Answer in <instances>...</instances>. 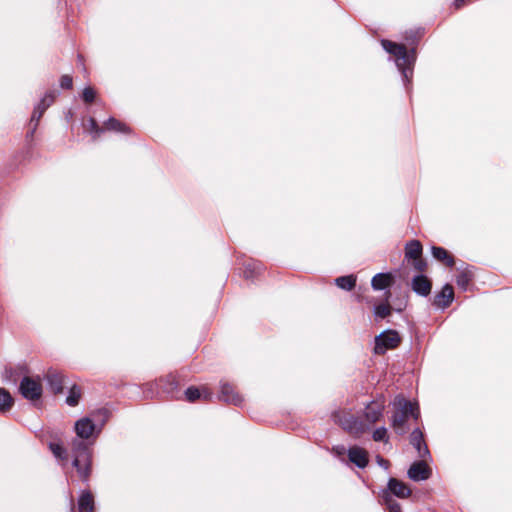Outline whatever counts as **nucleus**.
Segmentation results:
<instances>
[{
  "instance_id": "4",
  "label": "nucleus",
  "mask_w": 512,
  "mask_h": 512,
  "mask_svg": "<svg viewBox=\"0 0 512 512\" xmlns=\"http://www.w3.org/2000/svg\"><path fill=\"white\" fill-rule=\"evenodd\" d=\"M401 341V336L396 330H385L375 337L373 352L376 355H384L388 350L396 349Z\"/></svg>"
},
{
  "instance_id": "9",
  "label": "nucleus",
  "mask_w": 512,
  "mask_h": 512,
  "mask_svg": "<svg viewBox=\"0 0 512 512\" xmlns=\"http://www.w3.org/2000/svg\"><path fill=\"white\" fill-rule=\"evenodd\" d=\"M384 408H385V400L383 397L370 402L366 406L365 412H364V417H365L366 421L370 424H374L377 421H379L383 415Z\"/></svg>"
},
{
  "instance_id": "7",
  "label": "nucleus",
  "mask_w": 512,
  "mask_h": 512,
  "mask_svg": "<svg viewBox=\"0 0 512 512\" xmlns=\"http://www.w3.org/2000/svg\"><path fill=\"white\" fill-rule=\"evenodd\" d=\"M219 399L235 406H238L243 402V398L238 393L236 386L227 381H222L220 383Z\"/></svg>"
},
{
  "instance_id": "27",
  "label": "nucleus",
  "mask_w": 512,
  "mask_h": 512,
  "mask_svg": "<svg viewBox=\"0 0 512 512\" xmlns=\"http://www.w3.org/2000/svg\"><path fill=\"white\" fill-rule=\"evenodd\" d=\"M390 297H391V292L387 291L385 293V300H386V302L377 305L375 307V309H374V313H375L376 317H378L380 319H385V318H387L388 316L391 315L392 307L388 303V300H389Z\"/></svg>"
},
{
  "instance_id": "29",
  "label": "nucleus",
  "mask_w": 512,
  "mask_h": 512,
  "mask_svg": "<svg viewBox=\"0 0 512 512\" xmlns=\"http://www.w3.org/2000/svg\"><path fill=\"white\" fill-rule=\"evenodd\" d=\"M14 404L11 394L4 388H0V412L9 411Z\"/></svg>"
},
{
  "instance_id": "38",
  "label": "nucleus",
  "mask_w": 512,
  "mask_h": 512,
  "mask_svg": "<svg viewBox=\"0 0 512 512\" xmlns=\"http://www.w3.org/2000/svg\"><path fill=\"white\" fill-rule=\"evenodd\" d=\"M420 38V35L417 32H411L410 35L406 34L405 39L406 40H412V43H416V41Z\"/></svg>"
},
{
  "instance_id": "21",
  "label": "nucleus",
  "mask_w": 512,
  "mask_h": 512,
  "mask_svg": "<svg viewBox=\"0 0 512 512\" xmlns=\"http://www.w3.org/2000/svg\"><path fill=\"white\" fill-rule=\"evenodd\" d=\"M433 257L446 267H453L455 264L454 256L445 248L433 246L431 248Z\"/></svg>"
},
{
  "instance_id": "10",
  "label": "nucleus",
  "mask_w": 512,
  "mask_h": 512,
  "mask_svg": "<svg viewBox=\"0 0 512 512\" xmlns=\"http://www.w3.org/2000/svg\"><path fill=\"white\" fill-rule=\"evenodd\" d=\"M454 300V289L451 284H445L433 298V305L439 309L448 308Z\"/></svg>"
},
{
  "instance_id": "14",
  "label": "nucleus",
  "mask_w": 512,
  "mask_h": 512,
  "mask_svg": "<svg viewBox=\"0 0 512 512\" xmlns=\"http://www.w3.org/2000/svg\"><path fill=\"white\" fill-rule=\"evenodd\" d=\"M46 380L50 386V389L51 391L54 393V394H60L63 392V389H64V375L62 374V372L56 370V369H53V368H50L48 369V371L46 372Z\"/></svg>"
},
{
  "instance_id": "5",
  "label": "nucleus",
  "mask_w": 512,
  "mask_h": 512,
  "mask_svg": "<svg viewBox=\"0 0 512 512\" xmlns=\"http://www.w3.org/2000/svg\"><path fill=\"white\" fill-rule=\"evenodd\" d=\"M422 255L423 246L419 240H411L406 243L404 257L407 261H412V266L418 273H424L428 268L427 261Z\"/></svg>"
},
{
  "instance_id": "26",
  "label": "nucleus",
  "mask_w": 512,
  "mask_h": 512,
  "mask_svg": "<svg viewBox=\"0 0 512 512\" xmlns=\"http://www.w3.org/2000/svg\"><path fill=\"white\" fill-rule=\"evenodd\" d=\"M473 278V271L469 268H465L458 273L456 277V283L461 289L466 290L472 282Z\"/></svg>"
},
{
  "instance_id": "30",
  "label": "nucleus",
  "mask_w": 512,
  "mask_h": 512,
  "mask_svg": "<svg viewBox=\"0 0 512 512\" xmlns=\"http://www.w3.org/2000/svg\"><path fill=\"white\" fill-rule=\"evenodd\" d=\"M81 395H82L81 388L79 386H77L76 384L72 385V387L70 388V391H69V395L66 398V403L72 407L78 405Z\"/></svg>"
},
{
  "instance_id": "40",
  "label": "nucleus",
  "mask_w": 512,
  "mask_h": 512,
  "mask_svg": "<svg viewBox=\"0 0 512 512\" xmlns=\"http://www.w3.org/2000/svg\"><path fill=\"white\" fill-rule=\"evenodd\" d=\"M467 0H455L454 5L456 9L461 8Z\"/></svg>"
},
{
  "instance_id": "3",
  "label": "nucleus",
  "mask_w": 512,
  "mask_h": 512,
  "mask_svg": "<svg viewBox=\"0 0 512 512\" xmlns=\"http://www.w3.org/2000/svg\"><path fill=\"white\" fill-rule=\"evenodd\" d=\"M394 406L396 411L392 416V428L395 433L404 435L407 432L406 423L408 417L412 416L415 419L419 417L420 412L418 404L398 396L395 399Z\"/></svg>"
},
{
  "instance_id": "37",
  "label": "nucleus",
  "mask_w": 512,
  "mask_h": 512,
  "mask_svg": "<svg viewBox=\"0 0 512 512\" xmlns=\"http://www.w3.org/2000/svg\"><path fill=\"white\" fill-rule=\"evenodd\" d=\"M14 372L12 369H6L5 373H6V377L12 381V382H16L17 381V376L14 375Z\"/></svg>"
},
{
  "instance_id": "32",
  "label": "nucleus",
  "mask_w": 512,
  "mask_h": 512,
  "mask_svg": "<svg viewBox=\"0 0 512 512\" xmlns=\"http://www.w3.org/2000/svg\"><path fill=\"white\" fill-rule=\"evenodd\" d=\"M382 501L389 509V512H402L400 504L391 497L390 493H382Z\"/></svg>"
},
{
  "instance_id": "20",
  "label": "nucleus",
  "mask_w": 512,
  "mask_h": 512,
  "mask_svg": "<svg viewBox=\"0 0 512 512\" xmlns=\"http://www.w3.org/2000/svg\"><path fill=\"white\" fill-rule=\"evenodd\" d=\"M333 420L343 429L352 431L357 424V419L345 411H337L332 414Z\"/></svg>"
},
{
  "instance_id": "23",
  "label": "nucleus",
  "mask_w": 512,
  "mask_h": 512,
  "mask_svg": "<svg viewBox=\"0 0 512 512\" xmlns=\"http://www.w3.org/2000/svg\"><path fill=\"white\" fill-rule=\"evenodd\" d=\"M45 111L46 110H44V108H42L40 106H36L34 108V111L32 113V116H31V119L29 122L28 131L26 132L27 140L33 139L34 134L38 128L39 122H40L42 116L44 115Z\"/></svg>"
},
{
  "instance_id": "12",
  "label": "nucleus",
  "mask_w": 512,
  "mask_h": 512,
  "mask_svg": "<svg viewBox=\"0 0 512 512\" xmlns=\"http://www.w3.org/2000/svg\"><path fill=\"white\" fill-rule=\"evenodd\" d=\"M410 444L417 450L419 458L427 459L430 457V451L424 440V435L419 428L411 432Z\"/></svg>"
},
{
  "instance_id": "18",
  "label": "nucleus",
  "mask_w": 512,
  "mask_h": 512,
  "mask_svg": "<svg viewBox=\"0 0 512 512\" xmlns=\"http://www.w3.org/2000/svg\"><path fill=\"white\" fill-rule=\"evenodd\" d=\"M78 512H96L95 498L90 490H83L77 502Z\"/></svg>"
},
{
  "instance_id": "42",
  "label": "nucleus",
  "mask_w": 512,
  "mask_h": 512,
  "mask_svg": "<svg viewBox=\"0 0 512 512\" xmlns=\"http://www.w3.org/2000/svg\"><path fill=\"white\" fill-rule=\"evenodd\" d=\"M17 370H19V373L17 374V375H19L20 373H24V372H26V367H24V366H19V367L17 368Z\"/></svg>"
},
{
  "instance_id": "17",
  "label": "nucleus",
  "mask_w": 512,
  "mask_h": 512,
  "mask_svg": "<svg viewBox=\"0 0 512 512\" xmlns=\"http://www.w3.org/2000/svg\"><path fill=\"white\" fill-rule=\"evenodd\" d=\"M348 458L350 462L359 468H365L369 462L368 452L358 446H353L348 450Z\"/></svg>"
},
{
  "instance_id": "6",
  "label": "nucleus",
  "mask_w": 512,
  "mask_h": 512,
  "mask_svg": "<svg viewBox=\"0 0 512 512\" xmlns=\"http://www.w3.org/2000/svg\"><path fill=\"white\" fill-rule=\"evenodd\" d=\"M19 392L27 400H39L43 392L40 379H34L29 376L23 377L19 385Z\"/></svg>"
},
{
  "instance_id": "39",
  "label": "nucleus",
  "mask_w": 512,
  "mask_h": 512,
  "mask_svg": "<svg viewBox=\"0 0 512 512\" xmlns=\"http://www.w3.org/2000/svg\"><path fill=\"white\" fill-rule=\"evenodd\" d=\"M333 451L337 455L341 456V455H343L345 453V448L343 446H336V447L333 448Z\"/></svg>"
},
{
  "instance_id": "28",
  "label": "nucleus",
  "mask_w": 512,
  "mask_h": 512,
  "mask_svg": "<svg viewBox=\"0 0 512 512\" xmlns=\"http://www.w3.org/2000/svg\"><path fill=\"white\" fill-rule=\"evenodd\" d=\"M356 280V276L347 275L336 278L335 283L339 288L346 291H351L356 286Z\"/></svg>"
},
{
  "instance_id": "13",
  "label": "nucleus",
  "mask_w": 512,
  "mask_h": 512,
  "mask_svg": "<svg viewBox=\"0 0 512 512\" xmlns=\"http://www.w3.org/2000/svg\"><path fill=\"white\" fill-rule=\"evenodd\" d=\"M411 289L417 295L427 297L432 290V281L426 275L420 273L412 279Z\"/></svg>"
},
{
  "instance_id": "19",
  "label": "nucleus",
  "mask_w": 512,
  "mask_h": 512,
  "mask_svg": "<svg viewBox=\"0 0 512 512\" xmlns=\"http://www.w3.org/2000/svg\"><path fill=\"white\" fill-rule=\"evenodd\" d=\"M395 283V277L392 273H378L372 277L371 286L374 290H384Z\"/></svg>"
},
{
  "instance_id": "25",
  "label": "nucleus",
  "mask_w": 512,
  "mask_h": 512,
  "mask_svg": "<svg viewBox=\"0 0 512 512\" xmlns=\"http://www.w3.org/2000/svg\"><path fill=\"white\" fill-rule=\"evenodd\" d=\"M83 128L86 132L92 134V140L96 141L104 132L103 126H99L95 118L90 117L83 123Z\"/></svg>"
},
{
  "instance_id": "43",
  "label": "nucleus",
  "mask_w": 512,
  "mask_h": 512,
  "mask_svg": "<svg viewBox=\"0 0 512 512\" xmlns=\"http://www.w3.org/2000/svg\"><path fill=\"white\" fill-rule=\"evenodd\" d=\"M98 412H99L100 414H103L105 417H107V416H108V410H106V409H101V410H99Z\"/></svg>"
},
{
  "instance_id": "31",
  "label": "nucleus",
  "mask_w": 512,
  "mask_h": 512,
  "mask_svg": "<svg viewBox=\"0 0 512 512\" xmlns=\"http://www.w3.org/2000/svg\"><path fill=\"white\" fill-rule=\"evenodd\" d=\"M49 449L57 459H59L61 461L68 460L67 451L61 444L51 442L49 444Z\"/></svg>"
},
{
  "instance_id": "2",
  "label": "nucleus",
  "mask_w": 512,
  "mask_h": 512,
  "mask_svg": "<svg viewBox=\"0 0 512 512\" xmlns=\"http://www.w3.org/2000/svg\"><path fill=\"white\" fill-rule=\"evenodd\" d=\"M383 49L394 57V61L406 81H410L413 75V68L416 61V50L414 47L407 49L406 45L391 40H381Z\"/></svg>"
},
{
  "instance_id": "34",
  "label": "nucleus",
  "mask_w": 512,
  "mask_h": 512,
  "mask_svg": "<svg viewBox=\"0 0 512 512\" xmlns=\"http://www.w3.org/2000/svg\"><path fill=\"white\" fill-rule=\"evenodd\" d=\"M372 438L376 442L388 443L389 437L387 429L385 427L377 428L376 430H374Z\"/></svg>"
},
{
  "instance_id": "11",
  "label": "nucleus",
  "mask_w": 512,
  "mask_h": 512,
  "mask_svg": "<svg viewBox=\"0 0 512 512\" xmlns=\"http://www.w3.org/2000/svg\"><path fill=\"white\" fill-rule=\"evenodd\" d=\"M383 493H390L391 497L396 496L398 498L405 499L412 494V490L403 481H400L397 478H390L387 490H384Z\"/></svg>"
},
{
  "instance_id": "22",
  "label": "nucleus",
  "mask_w": 512,
  "mask_h": 512,
  "mask_svg": "<svg viewBox=\"0 0 512 512\" xmlns=\"http://www.w3.org/2000/svg\"><path fill=\"white\" fill-rule=\"evenodd\" d=\"M154 385L161 389L163 392L171 393L178 387V382L176 376L172 374H168L164 377L159 378ZM148 386L152 387L153 384H148Z\"/></svg>"
},
{
  "instance_id": "1",
  "label": "nucleus",
  "mask_w": 512,
  "mask_h": 512,
  "mask_svg": "<svg viewBox=\"0 0 512 512\" xmlns=\"http://www.w3.org/2000/svg\"><path fill=\"white\" fill-rule=\"evenodd\" d=\"M95 424L90 418H82L75 424L77 436L72 441L71 452L73 455V466L76 468L80 479L87 482L92 472V449L83 440L93 435Z\"/></svg>"
},
{
  "instance_id": "41",
  "label": "nucleus",
  "mask_w": 512,
  "mask_h": 512,
  "mask_svg": "<svg viewBox=\"0 0 512 512\" xmlns=\"http://www.w3.org/2000/svg\"><path fill=\"white\" fill-rule=\"evenodd\" d=\"M378 463L380 465L385 466V467H388V465H389V461L384 459V458H382V457H380V456L378 457Z\"/></svg>"
},
{
  "instance_id": "16",
  "label": "nucleus",
  "mask_w": 512,
  "mask_h": 512,
  "mask_svg": "<svg viewBox=\"0 0 512 512\" xmlns=\"http://www.w3.org/2000/svg\"><path fill=\"white\" fill-rule=\"evenodd\" d=\"M264 265L255 259H248L243 263V277L247 280L258 278L264 271Z\"/></svg>"
},
{
  "instance_id": "8",
  "label": "nucleus",
  "mask_w": 512,
  "mask_h": 512,
  "mask_svg": "<svg viewBox=\"0 0 512 512\" xmlns=\"http://www.w3.org/2000/svg\"><path fill=\"white\" fill-rule=\"evenodd\" d=\"M427 459H422L421 461L414 462L409 470L408 477L413 481H422L430 478L432 474V470L429 465L426 463Z\"/></svg>"
},
{
  "instance_id": "33",
  "label": "nucleus",
  "mask_w": 512,
  "mask_h": 512,
  "mask_svg": "<svg viewBox=\"0 0 512 512\" xmlns=\"http://www.w3.org/2000/svg\"><path fill=\"white\" fill-rule=\"evenodd\" d=\"M56 96V91L47 92L37 106H40L44 108V110H47L54 103Z\"/></svg>"
},
{
  "instance_id": "36",
  "label": "nucleus",
  "mask_w": 512,
  "mask_h": 512,
  "mask_svg": "<svg viewBox=\"0 0 512 512\" xmlns=\"http://www.w3.org/2000/svg\"><path fill=\"white\" fill-rule=\"evenodd\" d=\"M60 86L62 89H72L73 87V79L70 75L65 74L60 78Z\"/></svg>"
},
{
  "instance_id": "15",
  "label": "nucleus",
  "mask_w": 512,
  "mask_h": 512,
  "mask_svg": "<svg viewBox=\"0 0 512 512\" xmlns=\"http://www.w3.org/2000/svg\"><path fill=\"white\" fill-rule=\"evenodd\" d=\"M212 396V392H210L206 387L198 388L195 386H190L185 391V399L191 403L199 400L209 402L212 399Z\"/></svg>"
},
{
  "instance_id": "24",
  "label": "nucleus",
  "mask_w": 512,
  "mask_h": 512,
  "mask_svg": "<svg viewBox=\"0 0 512 512\" xmlns=\"http://www.w3.org/2000/svg\"><path fill=\"white\" fill-rule=\"evenodd\" d=\"M104 131H113V132H119L123 134H130L131 128L127 126L125 123L121 122L120 120L111 117L107 121L103 123Z\"/></svg>"
},
{
  "instance_id": "35",
  "label": "nucleus",
  "mask_w": 512,
  "mask_h": 512,
  "mask_svg": "<svg viewBox=\"0 0 512 512\" xmlns=\"http://www.w3.org/2000/svg\"><path fill=\"white\" fill-rule=\"evenodd\" d=\"M96 92L92 87L84 88L82 92V99L85 103L90 104L95 100Z\"/></svg>"
}]
</instances>
